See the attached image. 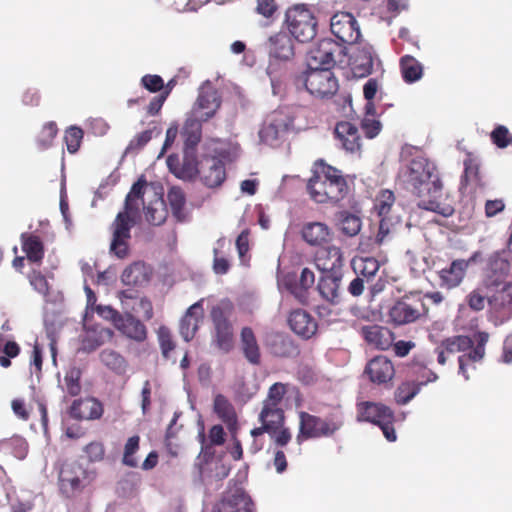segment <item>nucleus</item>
Returning <instances> with one entry per match:
<instances>
[{"label": "nucleus", "mask_w": 512, "mask_h": 512, "mask_svg": "<svg viewBox=\"0 0 512 512\" xmlns=\"http://www.w3.org/2000/svg\"><path fill=\"white\" fill-rule=\"evenodd\" d=\"M294 38L287 32L279 31L268 39L269 56L278 61H289L295 55Z\"/></svg>", "instance_id": "24"}, {"label": "nucleus", "mask_w": 512, "mask_h": 512, "mask_svg": "<svg viewBox=\"0 0 512 512\" xmlns=\"http://www.w3.org/2000/svg\"><path fill=\"white\" fill-rule=\"evenodd\" d=\"M395 373L394 363L384 355H377L370 359L364 369V375L371 383L384 387L392 385Z\"/></svg>", "instance_id": "13"}, {"label": "nucleus", "mask_w": 512, "mask_h": 512, "mask_svg": "<svg viewBox=\"0 0 512 512\" xmlns=\"http://www.w3.org/2000/svg\"><path fill=\"white\" fill-rule=\"evenodd\" d=\"M100 360L104 366L118 375H123L127 371V360L117 351L104 349L100 353Z\"/></svg>", "instance_id": "43"}, {"label": "nucleus", "mask_w": 512, "mask_h": 512, "mask_svg": "<svg viewBox=\"0 0 512 512\" xmlns=\"http://www.w3.org/2000/svg\"><path fill=\"white\" fill-rule=\"evenodd\" d=\"M397 224H399L398 217H380L379 228L375 237L376 243L381 245L389 240L395 234Z\"/></svg>", "instance_id": "51"}, {"label": "nucleus", "mask_w": 512, "mask_h": 512, "mask_svg": "<svg viewBox=\"0 0 512 512\" xmlns=\"http://www.w3.org/2000/svg\"><path fill=\"white\" fill-rule=\"evenodd\" d=\"M426 373L428 374L427 382L435 381L438 376L431 370H427ZM424 384V382L416 383L414 381H405L402 382L397 389L395 390L394 397L395 401L400 405L407 404L410 400H412L420 391L421 385Z\"/></svg>", "instance_id": "38"}, {"label": "nucleus", "mask_w": 512, "mask_h": 512, "mask_svg": "<svg viewBox=\"0 0 512 512\" xmlns=\"http://www.w3.org/2000/svg\"><path fill=\"white\" fill-rule=\"evenodd\" d=\"M167 199L170 204L173 214L180 218L186 203L185 194L179 187H172L167 194Z\"/></svg>", "instance_id": "56"}, {"label": "nucleus", "mask_w": 512, "mask_h": 512, "mask_svg": "<svg viewBox=\"0 0 512 512\" xmlns=\"http://www.w3.org/2000/svg\"><path fill=\"white\" fill-rule=\"evenodd\" d=\"M482 179L479 171V164L470 155L464 160V173L461 177V190H470L475 192L478 187H482Z\"/></svg>", "instance_id": "35"}, {"label": "nucleus", "mask_w": 512, "mask_h": 512, "mask_svg": "<svg viewBox=\"0 0 512 512\" xmlns=\"http://www.w3.org/2000/svg\"><path fill=\"white\" fill-rule=\"evenodd\" d=\"M288 323L290 328L304 339H309L315 335L318 328L316 320L303 309L292 311Z\"/></svg>", "instance_id": "31"}, {"label": "nucleus", "mask_w": 512, "mask_h": 512, "mask_svg": "<svg viewBox=\"0 0 512 512\" xmlns=\"http://www.w3.org/2000/svg\"><path fill=\"white\" fill-rule=\"evenodd\" d=\"M199 162L196 159L194 151L184 149V157L181 162L179 179L192 180L199 175Z\"/></svg>", "instance_id": "48"}, {"label": "nucleus", "mask_w": 512, "mask_h": 512, "mask_svg": "<svg viewBox=\"0 0 512 512\" xmlns=\"http://www.w3.org/2000/svg\"><path fill=\"white\" fill-rule=\"evenodd\" d=\"M399 66L402 78L406 83H414L423 76L422 64L411 55H404L400 58Z\"/></svg>", "instance_id": "42"}, {"label": "nucleus", "mask_w": 512, "mask_h": 512, "mask_svg": "<svg viewBox=\"0 0 512 512\" xmlns=\"http://www.w3.org/2000/svg\"><path fill=\"white\" fill-rule=\"evenodd\" d=\"M150 279V270L144 262L137 261L124 269L121 275L123 284L128 286H140Z\"/></svg>", "instance_id": "36"}, {"label": "nucleus", "mask_w": 512, "mask_h": 512, "mask_svg": "<svg viewBox=\"0 0 512 512\" xmlns=\"http://www.w3.org/2000/svg\"><path fill=\"white\" fill-rule=\"evenodd\" d=\"M198 173L201 182L209 188L219 187L226 179L224 163L216 157H203L199 161Z\"/></svg>", "instance_id": "20"}, {"label": "nucleus", "mask_w": 512, "mask_h": 512, "mask_svg": "<svg viewBox=\"0 0 512 512\" xmlns=\"http://www.w3.org/2000/svg\"><path fill=\"white\" fill-rule=\"evenodd\" d=\"M340 50L339 45L332 39H322L309 52V68L319 67L330 69L335 64L334 55Z\"/></svg>", "instance_id": "22"}, {"label": "nucleus", "mask_w": 512, "mask_h": 512, "mask_svg": "<svg viewBox=\"0 0 512 512\" xmlns=\"http://www.w3.org/2000/svg\"><path fill=\"white\" fill-rule=\"evenodd\" d=\"M394 192L389 189L381 190L375 198L374 210L379 217L389 216L395 203Z\"/></svg>", "instance_id": "49"}, {"label": "nucleus", "mask_w": 512, "mask_h": 512, "mask_svg": "<svg viewBox=\"0 0 512 512\" xmlns=\"http://www.w3.org/2000/svg\"><path fill=\"white\" fill-rule=\"evenodd\" d=\"M58 133L57 124L54 121H49L42 126L37 138V146L41 150L48 149L52 146L53 140Z\"/></svg>", "instance_id": "54"}, {"label": "nucleus", "mask_w": 512, "mask_h": 512, "mask_svg": "<svg viewBox=\"0 0 512 512\" xmlns=\"http://www.w3.org/2000/svg\"><path fill=\"white\" fill-rule=\"evenodd\" d=\"M362 226V221L360 217L355 214H352L349 211H342L338 216V227L339 230L348 237L356 236Z\"/></svg>", "instance_id": "45"}, {"label": "nucleus", "mask_w": 512, "mask_h": 512, "mask_svg": "<svg viewBox=\"0 0 512 512\" xmlns=\"http://www.w3.org/2000/svg\"><path fill=\"white\" fill-rule=\"evenodd\" d=\"M202 119L192 116L186 119L183 129L182 137L184 138V149L194 151L202 138Z\"/></svg>", "instance_id": "37"}, {"label": "nucleus", "mask_w": 512, "mask_h": 512, "mask_svg": "<svg viewBox=\"0 0 512 512\" xmlns=\"http://www.w3.org/2000/svg\"><path fill=\"white\" fill-rule=\"evenodd\" d=\"M22 250L31 263L40 264L44 257V245L40 237L34 234L21 235Z\"/></svg>", "instance_id": "40"}, {"label": "nucleus", "mask_w": 512, "mask_h": 512, "mask_svg": "<svg viewBox=\"0 0 512 512\" xmlns=\"http://www.w3.org/2000/svg\"><path fill=\"white\" fill-rule=\"evenodd\" d=\"M218 248H214V259H213V271L216 274L224 275L226 274L230 269V261L225 255L220 251L219 248H223L225 245V242L222 240H219L217 242Z\"/></svg>", "instance_id": "58"}, {"label": "nucleus", "mask_w": 512, "mask_h": 512, "mask_svg": "<svg viewBox=\"0 0 512 512\" xmlns=\"http://www.w3.org/2000/svg\"><path fill=\"white\" fill-rule=\"evenodd\" d=\"M95 479L93 471H89L76 460L61 463L58 471V488L60 494L73 499L80 495Z\"/></svg>", "instance_id": "7"}, {"label": "nucleus", "mask_w": 512, "mask_h": 512, "mask_svg": "<svg viewBox=\"0 0 512 512\" xmlns=\"http://www.w3.org/2000/svg\"><path fill=\"white\" fill-rule=\"evenodd\" d=\"M300 80L305 85L307 91L320 100L333 98L339 90L337 78L331 69L327 67L309 68L303 73Z\"/></svg>", "instance_id": "11"}, {"label": "nucleus", "mask_w": 512, "mask_h": 512, "mask_svg": "<svg viewBox=\"0 0 512 512\" xmlns=\"http://www.w3.org/2000/svg\"><path fill=\"white\" fill-rule=\"evenodd\" d=\"M290 388L289 383L276 382L272 384L262 401V406L283 407V400Z\"/></svg>", "instance_id": "47"}, {"label": "nucleus", "mask_w": 512, "mask_h": 512, "mask_svg": "<svg viewBox=\"0 0 512 512\" xmlns=\"http://www.w3.org/2000/svg\"><path fill=\"white\" fill-rule=\"evenodd\" d=\"M298 418L296 441L299 445L309 439L332 437L344 425L341 412L332 413L325 418H321L305 411H299Z\"/></svg>", "instance_id": "5"}, {"label": "nucleus", "mask_w": 512, "mask_h": 512, "mask_svg": "<svg viewBox=\"0 0 512 512\" xmlns=\"http://www.w3.org/2000/svg\"><path fill=\"white\" fill-rule=\"evenodd\" d=\"M288 33L298 42L306 43L317 34V19L305 5H295L285 13Z\"/></svg>", "instance_id": "10"}, {"label": "nucleus", "mask_w": 512, "mask_h": 512, "mask_svg": "<svg viewBox=\"0 0 512 512\" xmlns=\"http://www.w3.org/2000/svg\"><path fill=\"white\" fill-rule=\"evenodd\" d=\"M357 421L367 422L378 426L389 442L397 440L394 428L395 414L387 405L381 402L362 401L356 404Z\"/></svg>", "instance_id": "9"}, {"label": "nucleus", "mask_w": 512, "mask_h": 512, "mask_svg": "<svg viewBox=\"0 0 512 512\" xmlns=\"http://www.w3.org/2000/svg\"><path fill=\"white\" fill-rule=\"evenodd\" d=\"M213 410L228 428H232L237 424V415L234 406L222 394H218L214 398Z\"/></svg>", "instance_id": "41"}, {"label": "nucleus", "mask_w": 512, "mask_h": 512, "mask_svg": "<svg viewBox=\"0 0 512 512\" xmlns=\"http://www.w3.org/2000/svg\"><path fill=\"white\" fill-rule=\"evenodd\" d=\"M428 311L423 294L412 291L394 301L388 310V321L394 326L409 325L426 318Z\"/></svg>", "instance_id": "8"}, {"label": "nucleus", "mask_w": 512, "mask_h": 512, "mask_svg": "<svg viewBox=\"0 0 512 512\" xmlns=\"http://www.w3.org/2000/svg\"><path fill=\"white\" fill-rule=\"evenodd\" d=\"M403 182L408 191L418 198L420 209L443 217L454 214V205L443 194V183L436 165L424 156L414 157L403 171Z\"/></svg>", "instance_id": "1"}, {"label": "nucleus", "mask_w": 512, "mask_h": 512, "mask_svg": "<svg viewBox=\"0 0 512 512\" xmlns=\"http://www.w3.org/2000/svg\"><path fill=\"white\" fill-rule=\"evenodd\" d=\"M468 270V262L465 259H456L448 267L438 272L440 286L447 289L458 287L465 278Z\"/></svg>", "instance_id": "32"}, {"label": "nucleus", "mask_w": 512, "mask_h": 512, "mask_svg": "<svg viewBox=\"0 0 512 512\" xmlns=\"http://www.w3.org/2000/svg\"><path fill=\"white\" fill-rule=\"evenodd\" d=\"M315 274L309 268H303L299 277L296 274H287L283 279V284L297 299L303 301L306 298L307 291L314 285Z\"/></svg>", "instance_id": "30"}, {"label": "nucleus", "mask_w": 512, "mask_h": 512, "mask_svg": "<svg viewBox=\"0 0 512 512\" xmlns=\"http://www.w3.org/2000/svg\"><path fill=\"white\" fill-rule=\"evenodd\" d=\"M28 280L30 285L43 296H47L49 294V283L44 274L41 271L33 269L28 274Z\"/></svg>", "instance_id": "62"}, {"label": "nucleus", "mask_w": 512, "mask_h": 512, "mask_svg": "<svg viewBox=\"0 0 512 512\" xmlns=\"http://www.w3.org/2000/svg\"><path fill=\"white\" fill-rule=\"evenodd\" d=\"M505 250L492 253L485 269L484 285L486 287H499L504 284L510 271V263L504 257Z\"/></svg>", "instance_id": "18"}, {"label": "nucleus", "mask_w": 512, "mask_h": 512, "mask_svg": "<svg viewBox=\"0 0 512 512\" xmlns=\"http://www.w3.org/2000/svg\"><path fill=\"white\" fill-rule=\"evenodd\" d=\"M146 185L145 177H139L125 198L124 211L119 212L111 224L112 240L110 243V253L119 259H125L129 256L131 229L135 224L132 215L138 213L139 205L137 200L143 199Z\"/></svg>", "instance_id": "3"}, {"label": "nucleus", "mask_w": 512, "mask_h": 512, "mask_svg": "<svg viewBox=\"0 0 512 512\" xmlns=\"http://www.w3.org/2000/svg\"><path fill=\"white\" fill-rule=\"evenodd\" d=\"M214 155L212 157H216L222 163H231L234 162L240 154V146L237 143L232 142H220L219 146L215 147Z\"/></svg>", "instance_id": "50"}, {"label": "nucleus", "mask_w": 512, "mask_h": 512, "mask_svg": "<svg viewBox=\"0 0 512 512\" xmlns=\"http://www.w3.org/2000/svg\"><path fill=\"white\" fill-rule=\"evenodd\" d=\"M139 448H140V437L138 435L129 437L124 446L122 463L131 468L137 467L138 461L135 457V454L137 453Z\"/></svg>", "instance_id": "53"}, {"label": "nucleus", "mask_w": 512, "mask_h": 512, "mask_svg": "<svg viewBox=\"0 0 512 512\" xmlns=\"http://www.w3.org/2000/svg\"><path fill=\"white\" fill-rule=\"evenodd\" d=\"M334 135L347 152L357 153L361 151V136L355 124L349 121L338 122L334 129Z\"/></svg>", "instance_id": "25"}, {"label": "nucleus", "mask_w": 512, "mask_h": 512, "mask_svg": "<svg viewBox=\"0 0 512 512\" xmlns=\"http://www.w3.org/2000/svg\"><path fill=\"white\" fill-rule=\"evenodd\" d=\"M203 302L204 299L201 298L192 304L180 321V334L186 342L195 336L199 323L204 317Z\"/></svg>", "instance_id": "28"}, {"label": "nucleus", "mask_w": 512, "mask_h": 512, "mask_svg": "<svg viewBox=\"0 0 512 512\" xmlns=\"http://www.w3.org/2000/svg\"><path fill=\"white\" fill-rule=\"evenodd\" d=\"M293 125V119L283 110L273 111L262 126L260 139L268 144L278 140Z\"/></svg>", "instance_id": "16"}, {"label": "nucleus", "mask_w": 512, "mask_h": 512, "mask_svg": "<svg viewBox=\"0 0 512 512\" xmlns=\"http://www.w3.org/2000/svg\"><path fill=\"white\" fill-rule=\"evenodd\" d=\"M474 340L467 335H455L445 338L436 348L437 362L445 365L447 362L446 354L466 353L474 346Z\"/></svg>", "instance_id": "26"}, {"label": "nucleus", "mask_w": 512, "mask_h": 512, "mask_svg": "<svg viewBox=\"0 0 512 512\" xmlns=\"http://www.w3.org/2000/svg\"><path fill=\"white\" fill-rule=\"evenodd\" d=\"M379 82L376 78H369L363 86L364 98L367 100V109H373V100L378 92Z\"/></svg>", "instance_id": "64"}, {"label": "nucleus", "mask_w": 512, "mask_h": 512, "mask_svg": "<svg viewBox=\"0 0 512 512\" xmlns=\"http://www.w3.org/2000/svg\"><path fill=\"white\" fill-rule=\"evenodd\" d=\"M295 350L293 342L286 337H277L272 343V352L278 357H290Z\"/></svg>", "instance_id": "60"}, {"label": "nucleus", "mask_w": 512, "mask_h": 512, "mask_svg": "<svg viewBox=\"0 0 512 512\" xmlns=\"http://www.w3.org/2000/svg\"><path fill=\"white\" fill-rule=\"evenodd\" d=\"M156 126L136 134L126 147V153H133L141 150L153 137Z\"/></svg>", "instance_id": "59"}, {"label": "nucleus", "mask_w": 512, "mask_h": 512, "mask_svg": "<svg viewBox=\"0 0 512 512\" xmlns=\"http://www.w3.org/2000/svg\"><path fill=\"white\" fill-rule=\"evenodd\" d=\"M157 338L162 356L165 359L170 358V353L175 349L176 344L173 340L170 329L166 326H160L157 330Z\"/></svg>", "instance_id": "55"}, {"label": "nucleus", "mask_w": 512, "mask_h": 512, "mask_svg": "<svg viewBox=\"0 0 512 512\" xmlns=\"http://www.w3.org/2000/svg\"><path fill=\"white\" fill-rule=\"evenodd\" d=\"M145 219L148 223L154 226L161 225L166 219V210L164 202L159 199L153 204L144 206Z\"/></svg>", "instance_id": "52"}, {"label": "nucleus", "mask_w": 512, "mask_h": 512, "mask_svg": "<svg viewBox=\"0 0 512 512\" xmlns=\"http://www.w3.org/2000/svg\"><path fill=\"white\" fill-rule=\"evenodd\" d=\"M221 106V97L211 85L202 86L194 103L192 114L203 121L212 118Z\"/></svg>", "instance_id": "17"}, {"label": "nucleus", "mask_w": 512, "mask_h": 512, "mask_svg": "<svg viewBox=\"0 0 512 512\" xmlns=\"http://www.w3.org/2000/svg\"><path fill=\"white\" fill-rule=\"evenodd\" d=\"M112 337L113 331L111 329L95 325L86 331L82 340V347L85 351L92 352L105 342L111 340Z\"/></svg>", "instance_id": "39"}, {"label": "nucleus", "mask_w": 512, "mask_h": 512, "mask_svg": "<svg viewBox=\"0 0 512 512\" xmlns=\"http://www.w3.org/2000/svg\"><path fill=\"white\" fill-rule=\"evenodd\" d=\"M342 279L343 273L322 274L316 287L320 297L331 305H338L342 297Z\"/></svg>", "instance_id": "23"}, {"label": "nucleus", "mask_w": 512, "mask_h": 512, "mask_svg": "<svg viewBox=\"0 0 512 512\" xmlns=\"http://www.w3.org/2000/svg\"><path fill=\"white\" fill-rule=\"evenodd\" d=\"M103 412V405L98 399L87 397L74 400L69 413L77 420H97L102 417Z\"/></svg>", "instance_id": "27"}, {"label": "nucleus", "mask_w": 512, "mask_h": 512, "mask_svg": "<svg viewBox=\"0 0 512 512\" xmlns=\"http://www.w3.org/2000/svg\"><path fill=\"white\" fill-rule=\"evenodd\" d=\"M116 329L125 337L136 342H143L147 338L146 326L131 313L122 315Z\"/></svg>", "instance_id": "33"}, {"label": "nucleus", "mask_w": 512, "mask_h": 512, "mask_svg": "<svg viewBox=\"0 0 512 512\" xmlns=\"http://www.w3.org/2000/svg\"><path fill=\"white\" fill-rule=\"evenodd\" d=\"M310 198L319 204H337L348 194V183L337 168L318 159L306 184Z\"/></svg>", "instance_id": "2"}, {"label": "nucleus", "mask_w": 512, "mask_h": 512, "mask_svg": "<svg viewBox=\"0 0 512 512\" xmlns=\"http://www.w3.org/2000/svg\"><path fill=\"white\" fill-rule=\"evenodd\" d=\"M212 512H255V507L251 498L242 489H234L223 494Z\"/></svg>", "instance_id": "19"}, {"label": "nucleus", "mask_w": 512, "mask_h": 512, "mask_svg": "<svg viewBox=\"0 0 512 512\" xmlns=\"http://www.w3.org/2000/svg\"><path fill=\"white\" fill-rule=\"evenodd\" d=\"M235 312L233 302L227 298L220 300L210 310L213 326L212 341L221 351L228 353L234 347V327L231 318Z\"/></svg>", "instance_id": "6"}, {"label": "nucleus", "mask_w": 512, "mask_h": 512, "mask_svg": "<svg viewBox=\"0 0 512 512\" xmlns=\"http://www.w3.org/2000/svg\"><path fill=\"white\" fill-rule=\"evenodd\" d=\"M141 85L151 93L162 91L164 88V80L156 74H146L141 78Z\"/></svg>", "instance_id": "63"}, {"label": "nucleus", "mask_w": 512, "mask_h": 512, "mask_svg": "<svg viewBox=\"0 0 512 512\" xmlns=\"http://www.w3.org/2000/svg\"><path fill=\"white\" fill-rule=\"evenodd\" d=\"M489 333L478 331L474 334L476 344L466 353L458 357L459 373L468 380L470 373L475 372L477 363H480L486 354V344L489 341Z\"/></svg>", "instance_id": "14"}, {"label": "nucleus", "mask_w": 512, "mask_h": 512, "mask_svg": "<svg viewBox=\"0 0 512 512\" xmlns=\"http://www.w3.org/2000/svg\"><path fill=\"white\" fill-rule=\"evenodd\" d=\"M352 266L356 275L365 278L366 281L374 277L380 268L378 260L373 257L353 259Z\"/></svg>", "instance_id": "46"}, {"label": "nucleus", "mask_w": 512, "mask_h": 512, "mask_svg": "<svg viewBox=\"0 0 512 512\" xmlns=\"http://www.w3.org/2000/svg\"><path fill=\"white\" fill-rule=\"evenodd\" d=\"M353 69L360 76H367L373 70V56L371 47H363L353 57Z\"/></svg>", "instance_id": "44"}, {"label": "nucleus", "mask_w": 512, "mask_h": 512, "mask_svg": "<svg viewBox=\"0 0 512 512\" xmlns=\"http://www.w3.org/2000/svg\"><path fill=\"white\" fill-rule=\"evenodd\" d=\"M364 340L379 350H388L394 340V333L387 327L380 325H366L360 331Z\"/></svg>", "instance_id": "29"}, {"label": "nucleus", "mask_w": 512, "mask_h": 512, "mask_svg": "<svg viewBox=\"0 0 512 512\" xmlns=\"http://www.w3.org/2000/svg\"><path fill=\"white\" fill-rule=\"evenodd\" d=\"M313 262L322 274L343 273L344 255L342 249L338 246L321 247L315 252Z\"/></svg>", "instance_id": "15"}, {"label": "nucleus", "mask_w": 512, "mask_h": 512, "mask_svg": "<svg viewBox=\"0 0 512 512\" xmlns=\"http://www.w3.org/2000/svg\"><path fill=\"white\" fill-rule=\"evenodd\" d=\"M300 235L309 246L321 248L332 241L334 232L324 222L311 221L302 225Z\"/></svg>", "instance_id": "21"}, {"label": "nucleus", "mask_w": 512, "mask_h": 512, "mask_svg": "<svg viewBox=\"0 0 512 512\" xmlns=\"http://www.w3.org/2000/svg\"><path fill=\"white\" fill-rule=\"evenodd\" d=\"M240 348L244 358L252 365L261 362V350L253 329L245 326L240 331Z\"/></svg>", "instance_id": "34"}, {"label": "nucleus", "mask_w": 512, "mask_h": 512, "mask_svg": "<svg viewBox=\"0 0 512 512\" xmlns=\"http://www.w3.org/2000/svg\"><path fill=\"white\" fill-rule=\"evenodd\" d=\"M490 138L492 143L501 149L506 148L512 143V134L509 132L508 128L503 125L495 127L490 134Z\"/></svg>", "instance_id": "61"}, {"label": "nucleus", "mask_w": 512, "mask_h": 512, "mask_svg": "<svg viewBox=\"0 0 512 512\" xmlns=\"http://www.w3.org/2000/svg\"><path fill=\"white\" fill-rule=\"evenodd\" d=\"M83 135V130L76 126H71L65 131L64 141L69 153L74 154L79 150Z\"/></svg>", "instance_id": "57"}, {"label": "nucleus", "mask_w": 512, "mask_h": 512, "mask_svg": "<svg viewBox=\"0 0 512 512\" xmlns=\"http://www.w3.org/2000/svg\"><path fill=\"white\" fill-rule=\"evenodd\" d=\"M332 34L342 43L352 45L358 42L361 32L357 20L349 12H337L330 20Z\"/></svg>", "instance_id": "12"}, {"label": "nucleus", "mask_w": 512, "mask_h": 512, "mask_svg": "<svg viewBox=\"0 0 512 512\" xmlns=\"http://www.w3.org/2000/svg\"><path fill=\"white\" fill-rule=\"evenodd\" d=\"M258 422L261 425L250 431L252 437L257 438L267 433L276 448H285L292 441L293 435L290 427L286 425L284 407L261 406Z\"/></svg>", "instance_id": "4"}]
</instances>
